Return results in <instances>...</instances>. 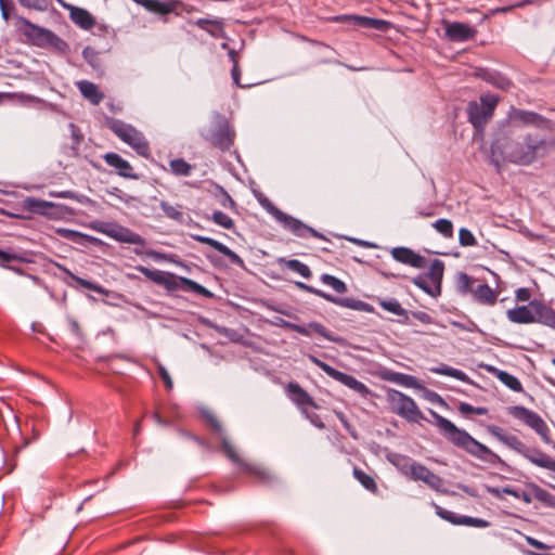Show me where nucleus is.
Returning <instances> with one entry per match:
<instances>
[{"label":"nucleus","instance_id":"obj_1","mask_svg":"<svg viewBox=\"0 0 555 555\" xmlns=\"http://www.w3.org/2000/svg\"><path fill=\"white\" fill-rule=\"evenodd\" d=\"M551 143L535 133H527L517 139L504 135L498 138L490 147V163L501 172L503 164L530 166L546 156Z\"/></svg>","mask_w":555,"mask_h":555},{"label":"nucleus","instance_id":"obj_2","mask_svg":"<svg viewBox=\"0 0 555 555\" xmlns=\"http://www.w3.org/2000/svg\"><path fill=\"white\" fill-rule=\"evenodd\" d=\"M435 426L453 446L464 450L469 455L490 465L503 464V460L486 444L477 441L466 430L459 428L450 420L434 410L429 411Z\"/></svg>","mask_w":555,"mask_h":555},{"label":"nucleus","instance_id":"obj_3","mask_svg":"<svg viewBox=\"0 0 555 555\" xmlns=\"http://www.w3.org/2000/svg\"><path fill=\"white\" fill-rule=\"evenodd\" d=\"M486 430L498 441L527 459L533 465L555 473V460L537 448L527 447L517 436L507 434L502 427L487 425Z\"/></svg>","mask_w":555,"mask_h":555},{"label":"nucleus","instance_id":"obj_4","mask_svg":"<svg viewBox=\"0 0 555 555\" xmlns=\"http://www.w3.org/2000/svg\"><path fill=\"white\" fill-rule=\"evenodd\" d=\"M207 421L211 428L220 436L222 451L225 456L237 466L238 472L255 477L260 482L270 483L274 477L269 470L258 464L245 462L236 452L235 448L227 439L220 422L211 414L207 415Z\"/></svg>","mask_w":555,"mask_h":555},{"label":"nucleus","instance_id":"obj_5","mask_svg":"<svg viewBox=\"0 0 555 555\" xmlns=\"http://www.w3.org/2000/svg\"><path fill=\"white\" fill-rule=\"evenodd\" d=\"M506 318L515 324L540 323L555 328V310L542 300L533 299L528 305L508 309Z\"/></svg>","mask_w":555,"mask_h":555},{"label":"nucleus","instance_id":"obj_6","mask_svg":"<svg viewBox=\"0 0 555 555\" xmlns=\"http://www.w3.org/2000/svg\"><path fill=\"white\" fill-rule=\"evenodd\" d=\"M15 20L16 28L31 44L39 48H53L59 51H64L67 48V43L52 30L36 25L23 16H16Z\"/></svg>","mask_w":555,"mask_h":555},{"label":"nucleus","instance_id":"obj_7","mask_svg":"<svg viewBox=\"0 0 555 555\" xmlns=\"http://www.w3.org/2000/svg\"><path fill=\"white\" fill-rule=\"evenodd\" d=\"M506 412L509 416L533 430L544 443L555 448V441L551 437L550 427L535 411L524 405H511L506 408Z\"/></svg>","mask_w":555,"mask_h":555},{"label":"nucleus","instance_id":"obj_8","mask_svg":"<svg viewBox=\"0 0 555 555\" xmlns=\"http://www.w3.org/2000/svg\"><path fill=\"white\" fill-rule=\"evenodd\" d=\"M108 128L124 143L131 146L138 155L149 158L151 154L150 143L141 131L119 119H112L108 122Z\"/></svg>","mask_w":555,"mask_h":555},{"label":"nucleus","instance_id":"obj_9","mask_svg":"<svg viewBox=\"0 0 555 555\" xmlns=\"http://www.w3.org/2000/svg\"><path fill=\"white\" fill-rule=\"evenodd\" d=\"M499 101L500 98L496 94L486 93L480 95L479 102L473 101L468 103V120L476 130L481 131L485 129L492 118Z\"/></svg>","mask_w":555,"mask_h":555},{"label":"nucleus","instance_id":"obj_10","mask_svg":"<svg viewBox=\"0 0 555 555\" xmlns=\"http://www.w3.org/2000/svg\"><path fill=\"white\" fill-rule=\"evenodd\" d=\"M387 400L392 411L409 422L418 423L424 420V414L416 402L403 392L390 389L387 392Z\"/></svg>","mask_w":555,"mask_h":555},{"label":"nucleus","instance_id":"obj_11","mask_svg":"<svg viewBox=\"0 0 555 555\" xmlns=\"http://www.w3.org/2000/svg\"><path fill=\"white\" fill-rule=\"evenodd\" d=\"M443 271V262L439 259H435L431 262L429 270L415 276L413 279V283L426 294L437 297L441 293Z\"/></svg>","mask_w":555,"mask_h":555},{"label":"nucleus","instance_id":"obj_12","mask_svg":"<svg viewBox=\"0 0 555 555\" xmlns=\"http://www.w3.org/2000/svg\"><path fill=\"white\" fill-rule=\"evenodd\" d=\"M91 228L108 237L127 244L145 245V240L132 230L114 222H93Z\"/></svg>","mask_w":555,"mask_h":555},{"label":"nucleus","instance_id":"obj_13","mask_svg":"<svg viewBox=\"0 0 555 555\" xmlns=\"http://www.w3.org/2000/svg\"><path fill=\"white\" fill-rule=\"evenodd\" d=\"M270 215L287 231L298 237H321V234L313 228L305 224L299 219L285 214L279 209L275 205H270Z\"/></svg>","mask_w":555,"mask_h":555},{"label":"nucleus","instance_id":"obj_14","mask_svg":"<svg viewBox=\"0 0 555 555\" xmlns=\"http://www.w3.org/2000/svg\"><path fill=\"white\" fill-rule=\"evenodd\" d=\"M309 360L319 369H321L326 375L345 385L346 387L354 390L359 395L365 397L370 393V389L367 388V386L362 382L358 380L352 375L346 374L332 367L331 365H328L327 363L323 362L322 360L318 359L314 356H309Z\"/></svg>","mask_w":555,"mask_h":555},{"label":"nucleus","instance_id":"obj_15","mask_svg":"<svg viewBox=\"0 0 555 555\" xmlns=\"http://www.w3.org/2000/svg\"><path fill=\"white\" fill-rule=\"evenodd\" d=\"M435 507L436 514L443 520L455 525V526H468L476 528H487L490 526V522L482 518L470 517L465 515H457L454 512L446 509L440 505L433 503Z\"/></svg>","mask_w":555,"mask_h":555},{"label":"nucleus","instance_id":"obj_16","mask_svg":"<svg viewBox=\"0 0 555 555\" xmlns=\"http://www.w3.org/2000/svg\"><path fill=\"white\" fill-rule=\"evenodd\" d=\"M165 279L166 283H163V286L166 287L168 291H175L179 287H182L185 291L193 292L206 298L212 297V293L210 291H208L206 287L191 279L176 276L172 273H168Z\"/></svg>","mask_w":555,"mask_h":555},{"label":"nucleus","instance_id":"obj_17","mask_svg":"<svg viewBox=\"0 0 555 555\" xmlns=\"http://www.w3.org/2000/svg\"><path fill=\"white\" fill-rule=\"evenodd\" d=\"M286 392L291 401L297 405L305 416H308V406L317 408L313 398L298 383H288Z\"/></svg>","mask_w":555,"mask_h":555},{"label":"nucleus","instance_id":"obj_18","mask_svg":"<svg viewBox=\"0 0 555 555\" xmlns=\"http://www.w3.org/2000/svg\"><path fill=\"white\" fill-rule=\"evenodd\" d=\"M477 35V29L462 22L448 23L446 27V36L453 42H464L474 39Z\"/></svg>","mask_w":555,"mask_h":555},{"label":"nucleus","instance_id":"obj_19","mask_svg":"<svg viewBox=\"0 0 555 555\" xmlns=\"http://www.w3.org/2000/svg\"><path fill=\"white\" fill-rule=\"evenodd\" d=\"M410 478L414 481H423L435 491H441L443 487V479L421 463L413 467Z\"/></svg>","mask_w":555,"mask_h":555},{"label":"nucleus","instance_id":"obj_20","mask_svg":"<svg viewBox=\"0 0 555 555\" xmlns=\"http://www.w3.org/2000/svg\"><path fill=\"white\" fill-rule=\"evenodd\" d=\"M105 163L116 170V173L126 179L137 180L139 176L134 172L131 164L119 154L109 152L103 155Z\"/></svg>","mask_w":555,"mask_h":555},{"label":"nucleus","instance_id":"obj_21","mask_svg":"<svg viewBox=\"0 0 555 555\" xmlns=\"http://www.w3.org/2000/svg\"><path fill=\"white\" fill-rule=\"evenodd\" d=\"M191 237L196 242L209 245L210 247L225 256L231 263L244 268V260L236 253H234L232 249H230L227 245L222 244L221 242L199 234H193L191 235Z\"/></svg>","mask_w":555,"mask_h":555},{"label":"nucleus","instance_id":"obj_22","mask_svg":"<svg viewBox=\"0 0 555 555\" xmlns=\"http://www.w3.org/2000/svg\"><path fill=\"white\" fill-rule=\"evenodd\" d=\"M55 233L81 247L99 246L102 244L100 238L67 228H56Z\"/></svg>","mask_w":555,"mask_h":555},{"label":"nucleus","instance_id":"obj_23","mask_svg":"<svg viewBox=\"0 0 555 555\" xmlns=\"http://www.w3.org/2000/svg\"><path fill=\"white\" fill-rule=\"evenodd\" d=\"M55 233L81 247L99 246L102 244L100 238L67 228H56Z\"/></svg>","mask_w":555,"mask_h":555},{"label":"nucleus","instance_id":"obj_24","mask_svg":"<svg viewBox=\"0 0 555 555\" xmlns=\"http://www.w3.org/2000/svg\"><path fill=\"white\" fill-rule=\"evenodd\" d=\"M391 256L398 262L403 264L411 266L416 269H424L426 267L425 257L415 253L411 248L408 247H395L391 250Z\"/></svg>","mask_w":555,"mask_h":555},{"label":"nucleus","instance_id":"obj_25","mask_svg":"<svg viewBox=\"0 0 555 555\" xmlns=\"http://www.w3.org/2000/svg\"><path fill=\"white\" fill-rule=\"evenodd\" d=\"M335 20L336 21H350V22H352V25H354L357 27L371 28V29H376L379 31H385L389 26V23L384 20L372 18V17H367V16H359V15H341V16H337Z\"/></svg>","mask_w":555,"mask_h":555},{"label":"nucleus","instance_id":"obj_26","mask_svg":"<svg viewBox=\"0 0 555 555\" xmlns=\"http://www.w3.org/2000/svg\"><path fill=\"white\" fill-rule=\"evenodd\" d=\"M475 76L501 90H507L512 81L501 73L489 68H477Z\"/></svg>","mask_w":555,"mask_h":555},{"label":"nucleus","instance_id":"obj_27","mask_svg":"<svg viewBox=\"0 0 555 555\" xmlns=\"http://www.w3.org/2000/svg\"><path fill=\"white\" fill-rule=\"evenodd\" d=\"M507 117L512 122L521 124V125H526V126H529V125L540 126L545 120L538 113H534L531 111L519 109L514 106L511 107V109L507 114Z\"/></svg>","mask_w":555,"mask_h":555},{"label":"nucleus","instance_id":"obj_28","mask_svg":"<svg viewBox=\"0 0 555 555\" xmlns=\"http://www.w3.org/2000/svg\"><path fill=\"white\" fill-rule=\"evenodd\" d=\"M137 4L143 7L146 11L159 15H167L177 9L178 1L176 0H132Z\"/></svg>","mask_w":555,"mask_h":555},{"label":"nucleus","instance_id":"obj_29","mask_svg":"<svg viewBox=\"0 0 555 555\" xmlns=\"http://www.w3.org/2000/svg\"><path fill=\"white\" fill-rule=\"evenodd\" d=\"M470 295L476 302L488 307L494 306L498 300L496 292L487 283L475 285Z\"/></svg>","mask_w":555,"mask_h":555},{"label":"nucleus","instance_id":"obj_30","mask_svg":"<svg viewBox=\"0 0 555 555\" xmlns=\"http://www.w3.org/2000/svg\"><path fill=\"white\" fill-rule=\"evenodd\" d=\"M69 17L72 22L85 30H90L95 25V18L86 9L69 5Z\"/></svg>","mask_w":555,"mask_h":555},{"label":"nucleus","instance_id":"obj_31","mask_svg":"<svg viewBox=\"0 0 555 555\" xmlns=\"http://www.w3.org/2000/svg\"><path fill=\"white\" fill-rule=\"evenodd\" d=\"M234 133L228 125L220 126L212 134L211 142L221 151H228L233 144Z\"/></svg>","mask_w":555,"mask_h":555},{"label":"nucleus","instance_id":"obj_32","mask_svg":"<svg viewBox=\"0 0 555 555\" xmlns=\"http://www.w3.org/2000/svg\"><path fill=\"white\" fill-rule=\"evenodd\" d=\"M22 206L25 210L31 214L47 216L49 215V210L53 208L55 204L37 197L27 196L23 199Z\"/></svg>","mask_w":555,"mask_h":555},{"label":"nucleus","instance_id":"obj_33","mask_svg":"<svg viewBox=\"0 0 555 555\" xmlns=\"http://www.w3.org/2000/svg\"><path fill=\"white\" fill-rule=\"evenodd\" d=\"M332 304L343 307V308L356 310V311H362V312H366V313L375 312V309L372 305H370L363 300L352 298V297H336V296H334Z\"/></svg>","mask_w":555,"mask_h":555},{"label":"nucleus","instance_id":"obj_34","mask_svg":"<svg viewBox=\"0 0 555 555\" xmlns=\"http://www.w3.org/2000/svg\"><path fill=\"white\" fill-rule=\"evenodd\" d=\"M487 371L494 375L502 384H504L511 390L516 392H520L524 390L520 380L516 376L509 374L508 372L499 370L492 365H488Z\"/></svg>","mask_w":555,"mask_h":555},{"label":"nucleus","instance_id":"obj_35","mask_svg":"<svg viewBox=\"0 0 555 555\" xmlns=\"http://www.w3.org/2000/svg\"><path fill=\"white\" fill-rule=\"evenodd\" d=\"M77 87L82 96L89 100L93 105H99L104 99V94L100 91L99 87L91 81H78Z\"/></svg>","mask_w":555,"mask_h":555},{"label":"nucleus","instance_id":"obj_36","mask_svg":"<svg viewBox=\"0 0 555 555\" xmlns=\"http://www.w3.org/2000/svg\"><path fill=\"white\" fill-rule=\"evenodd\" d=\"M388 461L404 476L411 477L413 467L416 466L417 462L411 457L400 454L391 453L388 455Z\"/></svg>","mask_w":555,"mask_h":555},{"label":"nucleus","instance_id":"obj_37","mask_svg":"<svg viewBox=\"0 0 555 555\" xmlns=\"http://www.w3.org/2000/svg\"><path fill=\"white\" fill-rule=\"evenodd\" d=\"M195 25L214 38L224 37V26L221 20L198 18Z\"/></svg>","mask_w":555,"mask_h":555},{"label":"nucleus","instance_id":"obj_38","mask_svg":"<svg viewBox=\"0 0 555 555\" xmlns=\"http://www.w3.org/2000/svg\"><path fill=\"white\" fill-rule=\"evenodd\" d=\"M55 266L61 272L66 274L70 280L76 282L78 285H80L87 289L93 291L101 295H105L107 293L106 289L103 286H101L100 284H96L91 281H88V280L77 276L76 274H74L70 270H68L63 264L56 263Z\"/></svg>","mask_w":555,"mask_h":555},{"label":"nucleus","instance_id":"obj_39","mask_svg":"<svg viewBox=\"0 0 555 555\" xmlns=\"http://www.w3.org/2000/svg\"><path fill=\"white\" fill-rule=\"evenodd\" d=\"M374 300L386 311L408 320V311L401 306L398 299L396 298H380L374 297Z\"/></svg>","mask_w":555,"mask_h":555},{"label":"nucleus","instance_id":"obj_40","mask_svg":"<svg viewBox=\"0 0 555 555\" xmlns=\"http://www.w3.org/2000/svg\"><path fill=\"white\" fill-rule=\"evenodd\" d=\"M387 379L408 388H420L421 385L416 377L398 372H391L388 374Z\"/></svg>","mask_w":555,"mask_h":555},{"label":"nucleus","instance_id":"obj_41","mask_svg":"<svg viewBox=\"0 0 555 555\" xmlns=\"http://www.w3.org/2000/svg\"><path fill=\"white\" fill-rule=\"evenodd\" d=\"M279 262L281 266L298 273L299 275H301L305 279H310L312 275L310 268L306 263H304L297 259L286 260V259L282 258L279 260Z\"/></svg>","mask_w":555,"mask_h":555},{"label":"nucleus","instance_id":"obj_42","mask_svg":"<svg viewBox=\"0 0 555 555\" xmlns=\"http://www.w3.org/2000/svg\"><path fill=\"white\" fill-rule=\"evenodd\" d=\"M430 372H433L435 374H439V375H444V376L453 377V378H455L457 380H461V382H467L468 380V376H467V374L465 372H463V371H461L459 369L449 366L447 364H440L439 366L431 367Z\"/></svg>","mask_w":555,"mask_h":555},{"label":"nucleus","instance_id":"obj_43","mask_svg":"<svg viewBox=\"0 0 555 555\" xmlns=\"http://www.w3.org/2000/svg\"><path fill=\"white\" fill-rule=\"evenodd\" d=\"M159 207L167 218L180 223L184 221V214L181 205L173 206L166 201H162L159 203Z\"/></svg>","mask_w":555,"mask_h":555},{"label":"nucleus","instance_id":"obj_44","mask_svg":"<svg viewBox=\"0 0 555 555\" xmlns=\"http://www.w3.org/2000/svg\"><path fill=\"white\" fill-rule=\"evenodd\" d=\"M456 288L460 294H470L475 287L476 280L465 272H459L455 278Z\"/></svg>","mask_w":555,"mask_h":555},{"label":"nucleus","instance_id":"obj_45","mask_svg":"<svg viewBox=\"0 0 555 555\" xmlns=\"http://www.w3.org/2000/svg\"><path fill=\"white\" fill-rule=\"evenodd\" d=\"M530 490H532V494L535 500L542 502L546 506L555 507V495L550 491L534 483L530 485Z\"/></svg>","mask_w":555,"mask_h":555},{"label":"nucleus","instance_id":"obj_46","mask_svg":"<svg viewBox=\"0 0 555 555\" xmlns=\"http://www.w3.org/2000/svg\"><path fill=\"white\" fill-rule=\"evenodd\" d=\"M353 477L362 485L363 488L372 493L377 492V485L372 476L363 472L362 469L354 467Z\"/></svg>","mask_w":555,"mask_h":555},{"label":"nucleus","instance_id":"obj_47","mask_svg":"<svg viewBox=\"0 0 555 555\" xmlns=\"http://www.w3.org/2000/svg\"><path fill=\"white\" fill-rule=\"evenodd\" d=\"M137 270L140 273H142L146 279H149L150 281H152L158 285H163V283H166L165 278L168 274V272H164V271L156 270V269H149L143 266L137 267Z\"/></svg>","mask_w":555,"mask_h":555},{"label":"nucleus","instance_id":"obj_48","mask_svg":"<svg viewBox=\"0 0 555 555\" xmlns=\"http://www.w3.org/2000/svg\"><path fill=\"white\" fill-rule=\"evenodd\" d=\"M169 165L171 172L176 176L188 177L191 175L192 166L183 158L172 159Z\"/></svg>","mask_w":555,"mask_h":555},{"label":"nucleus","instance_id":"obj_49","mask_svg":"<svg viewBox=\"0 0 555 555\" xmlns=\"http://www.w3.org/2000/svg\"><path fill=\"white\" fill-rule=\"evenodd\" d=\"M320 280L323 284L330 286L338 294H344L347 292V285L345 282L334 275L324 273L321 275Z\"/></svg>","mask_w":555,"mask_h":555},{"label":"nucleus","instance_id":"obj_50","mask_svg":"<svg viewBox=\"0 0 555 555\" xmlns=\"http://www.w3.org/2000/svg\"><path fill=\"white\" fill-rule=\"evenodd\" d=\"M309 328H311V333H315L321 337L325 338L328 341L338 343L339 338L336 337L332 332H330L324 325L318 322H310Z\"/></svg>","mask_w":555,"mask_h":555},{"label":"nucleus","instance_id":"obj_51","mask_svg":"<svg viewBox=\"0 0 555 555\" xmlns=\"http://www.w3.org/2000/svg\"><path fill=\"white\" fill-rule=\"evenodd\" d=\"M295 285L304 291V292H307V293H310V294H313L320 298H323L324 300L328 301V302H333V299H334V296L328 294V293H325L324 291H321L319 288H315L311 285H308L304 282H295Z\"/></svg>","mask_w":555,"mask_h":555},{"label":"nucleus","instance_id":"obj_52","mask_svg":"<svg viewBox=\"0 0 555 555\" xmlns=\"http://www.w3.org/2000/svg\"><path fill=\"white\" fill-rule=\"evenodd\" d=\"M435 230L447 238L453 236V224L449 219H438L433 223Z\"/></svg>","mask_w":555,"mask_h":555},{"label":"nucleus","instance_id":"obj_53","mask_svg":"<svg viewBox=\"0 0 555 555\" xmlns=\"http://www.w3.org/2000/svg\"><path fill=\"white\" fill-rule=\"evenodd\" d=\"M211 220L216 224H218L224 229H228V230H231L234 227L233 219L230 216H228L225 212L220 211V210H216L212 212Z\"/></svg>","mask_w":555,"mask_h":555},{"label":"nucleus","instance_id":"obj_54","mask_svg":"<svg viewBox=\"0 0 555 555\" xmlns=\"http://www.w3.org/2000/svg\"><path fill=\"white\" fill-rule=\"evenodd\" d=\"M503 491L505 494L512 495L515 499L521 500L522 502H525L527 504H530L532 502V500L534 499L532 491L531 492L519 491L512 487H503Z\"/></svg>","mask_w":555,"mask_h":555},{"label":"nucleus","instance_id":"obj_55","mask_svg":"<svg viewBox=\"0 0 555 555\" xmlns=\"http://www.w3.org/2000/svg\"><path fill=\"white\" fill-rule=\"evenodd\" d=\"M459 242L461 246L472 247L477 245V240L474 234L466 228H461L459 231Z\"/></svg>","mask_w":555,"mask_h":555},{"label":"nucleus","instance_id":"obj_56","mask_svg":"<svg viewBox=\"0 0 555 555\" xmlns=\"http://www.w3.org/2000/svg\"><path fill=\"white\" fill-rule=\"evenodd\" d=\"M49 196L56 197V198H70V199H75L81 204L90 201L87 196L78 195L73 191H61V192L51 191V192H49Z\"/></svg>","mask_w":555,"mask_h":555},{"label":"nucleus","instance_id":"obj_57","mask_svg":"<svg viewBox=\"0 0 555 555\" xmlns=\"http://www.w3.org/2000/svg\"><path fill=\"white\" fill-rule=\"evenodd\" d=\"M459 411L463 415H468V414L486 415L489 412L486 406H474L467 402L460 403Z\"/></svg>","mask_w":555,"mask_h":555},{"label":"nucleus","instance_id":"obj_58","mask_svg":"<svg viewBox=\"0 0 555 555\" xmlns=\"http://www.w3.org/2000/svg\"><path fill=\"white\" fill-rule=\"evenodd\" d=\"M18 2L25 8L35 9L38 11H43L47 9L46 0H18Z\"/></svg>","mask_w":555,"mask_h":555},{"label":"nucleus","instance_id":"obj_59","mask_svg":"<svg viewBox=\"0 0 555 555\" xmlns=\"http://www.w3.org/2000/svg\"><path fill=\"white\" fill-rule=\"evenodd\" d=\"M531 291L527 287H520L515 291V299L518 302H530L531 300Z\"/></svg>","mask_w":555,"mask_h":555},{"label":"nucleus","instance_id":"obj_60","mask_svg":"<svg viewBox=\"0 0 555 555\" xmlns=\"http://www.w3.org/2000/svg\"><path fill=\"white\" fill-rule=\"evenodd\" d=\"M285 326L300 335H304V336H310L312 334L311 328H309V324L300 325V324H296V323L286 322Z\"/></svg>","mask_w":555,"mask_h":555},{"label":"nucleus","instance_id":"obj_61","mask_svg":"<svg viewBox=\"0 0 555 555\" xmlns=\"http://www.w3.org/2000/svg\"><path fill=\"white\" fill-rule=\"evenodd\" d=\"M231 76H232L233 82L237 87H240V88H247V87L250 86V85H242L241 83V69H240L237 61H234L233 67L231 69Z\"/></svg>","mask_w":555,"mask_h":555},{"label":"nucleus","instance_id":"obj_62","mask_svg":"<svg viewBox=\"0 0 555 555\" xmlns=\"http://www.w3.org/2000/svg\"><path fill=\"white\" fill-rule=\"evenodd\" d=\"M20 258L12 253H8L0 249V266L3 268H9V263L14 260H18Z\"/></svg>","mask_w":555,"mask_h":555},{"label":"nucleus","instance_id":"obj_63","mask_svg":"<svg viewBox=\"0 0 555 555\" xmlns=\"http://www.w3.org/2000/svg\"><path fill=\"white\" fill-rule=\"evenodd\" d=\"M158 373H159V376L160 378L163 379L164 384H165V387L170 390L172 389V379L168 373V371L163 366V365H159L158 366Z\"/></svg>","mask_w":555,"mask_h":555},{"label":"nucleus","instance_id":"obj_64","mask_svg":"<svg viewBox=\"0 0 555 555\" xmlns=\"http://www.w3.org/2000/svg\"><path fill=\"white\" fill-rule=\"evenodd\" d=\"M12 8H13V4H12L11 0H0L1 15L5 22H8L10 18V12H11Z\"/></svg>","mask_w":555,"mask_h":555}]
</instances>
